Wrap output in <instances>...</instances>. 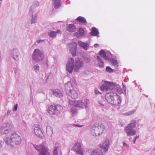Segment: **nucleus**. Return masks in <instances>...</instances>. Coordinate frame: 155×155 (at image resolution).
<instances>
[{"label": "nucleus", "mask_w": 155, "mask_h": 155, "mask_svg": "<svg viewBox=\"0 0 155 155\" xmlns=\"http://www.w3.org/2000/svg\"><path fill=\"white\" fill-rule=\"evenodd\" d=\"M91 154L92 155H103V153L101 150L97 149L93 150Z\"/></svg>", "instance_id": "24"}, {"label": "nucleus", "mask_w": 155, "mask_h": 155, "mask_svg": "<svg viewBox=\"0 0 155 155\" xmlns=\"http://www.w3.org/2000/svg\"><path fill=\"white\" fill-rule=\"evenodd\" d=\"M69 96L74 99L77 98L78 96L77 91L74 89L71 90L70 91Z\"/></svg>", "instance_id": "15"}, {"label": "nucleus", "mask_w": 155, "mask_h": 155, "mask_svg": "<svg viewBox=\"0 0 155 155\" xmlns=\"http://www.w3.org/2000/svg\"><path fill=\"white\" fill-rule=\"evenodd\" d=\"M85 104H84L85 105V106L84 107H87L88 104H90L89 101L87 99H86L85 101Z\"/></svg>", "instance_id": "35"}, {"label": "nucleus", "mask_w": 155, "mask_h": 155, "mask_svg": "<svg viewBox=\"0 0 155 155\" xmlns=\"http://www.w3.org/2000/svg\"><path fill=\"white\" fill-rule=\"evenodd\" d=\"M57 33H59L60 34L61 33L59 30H58L56 32L51 31L50 32L48 33V35L50 37L54 38L56 36V34Z\"/></svg>", "instance_id": "26"}, {"label": "nucleus", "mask_w": 155, "mask_h": 155, "mask_svg": "<svg viewBox=\"0 0 155 155\" xmlns=\"http://www.w3.org/2000/svg\"><path fill=\"white\" fill-rule=\"evenodd\" d=\"M53 94L57 97H60L63 96L61 91L58 89L54 90L53 91Z\"/></svg>", "instance_id": "18"}, {"label": "nucleus", "mask_w": 155, "mask_h": 155, "mask_svg": "<svg viewBox=\"0 0 155 155\" xmlns=\"http://www.w3.org/2000/svg\"><path fill=\"white\" fill-rule=\"evenodd\" d=\"M58 147H55V148L53 151V155H58Z\"/></svg>", "instance_id": "33"}, {"label": "nucleus", "mask_w": 155, "mask_h": 155, "mask_svg": "<svg viewBox=\"0 0 155 155\" xmlns=\"http://www.w3.org/2000/svg\"><path fill=\"white\" fill-rule=\"evenodd\" d=\"M76 28L73 24L69 25L67 27V30L69 32H72L76 31Z\"/></svg>", "instance_id": "21"}, {"label": "nucleus", "mask_w": 155, "mask_h": 155, "mask_svg": "<svg viewBox=\"0 0 155 155\" xmlns=\"http://www.w3.org/2000/svg\"><path fill=\"white\" fill-rule=\"evenodd\" d=\"M136 140V138H134V143H135Z\"/></svg>", "instance_id": "41"}, {"label": "nucleus", "mask_w": 155, "mask_h": 155, "mask_svg": "<svg viewBox=\"0 0 155 155\" xmlns=\"http://www.w3.org/2000/svg\"><path fill=\"white\" fill-rule=\"evenodd\" d=\"M43 57V54L40 50L38 49H36L35 50L32 56L33 60L35 61L38 62L42 60Z\"/></svg>", "instance_id": "6"}, {"label": "nucleus", "mask_w": 155, "mask_h": 155, "mask_svg": "<svg viewBox=\"0 0 155 155\" xmlns=\"http://www.w3.org/2000/svg\"><path fill=\"white\" fill-rule=\"evenodd\" d=\"M105 97L107 102L112 104L117 105L121 103L120 96L116 93H107Z\"/></svg>", "instance_id": "2"}, {"label": "nucleus", "mask_w": 155, "mask_h": 155, "mask_svg": "<svg viewBox=\"0 0 155 155\" xmlns=\"http://www.w3.org/2000/svg\"><path fill=\"white\" fill-rule=\"evenodd\" d=\"M139 137V136H137L136 137H135L134 138H136V139Z\"/></svg>", "instance_id": "43"}, {"label": "nucleus", "mask_w": 155, "mask_h": 155, "mask_svg": "<svg viewBox=\"0 0 155 155\" xmlns=\"http://www.w3.org/2000/svg\"><path fill=\"white\" fill-rule=\"evenodd\" d=\"M43 41V40H38L37 41V42L38 43H40L41 41Z\"/></svg>", "instance_id": "42"}, {"label": "nucleus", "mask_w": 155, "mask_h": 155, "mask_svg": "<svg viewBox=\"0 0 155 155\" xmlns=\"http://www.w3.org/2000/svg\"><path fill=\"white\" fill-rule=\"evenodd\" d=\"M110 62L114 66H118V62L117 60H115L114 59L112 58L110 59Z\"/></svg>", "instance_id": "30"}, {"label": "nucleus", "mask_w": 155, "mask_h": 155, "mask_svg": "<svg viewBox=\"0 0 155 155\" xmlns=\"http://www.w3.org/2000/svg\"><path fill=\"white\" fill-rule=\"evenodd\" d=\"M85 60L87 62H89L90 61V59L88 58H86Z\"/></svg>", "instance_id": "39"}, {"label": "nucleus", "mask_w": 155, "mask_h": 155, "mask_svg": "<svg viewBox=\"0 0 155 155\" xmlns=\"http://www.w3.org/2000/svg\"><path fill=\"white\" fill-rule=\"evenodd\" d=\"M69 103L71 106L81 108H84L86 106L84 103L81 101H69Z\"/></svg>", "instance_id": "9"}, {"label": "nucleus", "mask_w": 155, "mask_h": 155, "mask_svg": "<svg viewBox=\"0 0 155 155\" xmlns=\"http://www.w3.org/2000/svg\"><path fill=\"white\" fill-rule=\"evenodd\" d=\"M132 139V138H130V139Z\"/></svg>", "instance_id": "46"}, {"label": "nucleus", "mask_w": 155, "mask_h": 155, "mask_svg": "<svg viewBox=\"0 0 155 155\" xmlns=\"http://www.w3.org/2000/svg\"><path fill=\"white\" fill-rule=\"evenodd\" d=\"M132 139V138H130V139Z\"/></svg>", "instance_id": "45"}, {"label": "nucleus", "mask_w": 155, "mask_h": 155, "mask_svg": "<svg viewBox=\"0 0 155 155\" xmlns=\"http://www.w3.org/2000/svg\"><path fill=\"white\" fill-rule=\"evenodd\" d=\"M18 107V104H16L15 106L14 107V108L13 109V110L16 111Z\"/></svg>", "instance_id": "36"}, {"label": "nucleus", "mask_w": 155, "mask_h": 155, "mask_svg": "<svg viewBox=\"0 0 155 155\" xmlns=\"http://www.w3.org/2000/svg\"><path fill=\"white\" fill-rule=\"evenodd\" d=\"M10 129V126L8 125V126L5 124L3 127H1V132L2 134H6L8 132Z\"/></svg>", "instance_id": "17"}, {"label": "nucleus", "mask_w": 155, "mask_h": 155, "mask_svg": "<svg viewBox=\"0 0 155 155\" xmlns=\"http://www.w3.org/2000/svg\"><path fill=\"white\" fill-rule=\"evenodd\" d=\"M104 127L101 123L96 122L92 127L91 132L94 136H99L103 133L104 130Z\"/></svg>", "instance_id": "3"}, {"label": "nucleus", "mask_w": 155, "mask_h": 155, "mask_svg": "<svg viewBox=\"0 0 155 155\" xmlns=\"http://www.w3.org/2000/svg\"><path fill=\"white\" fill-rule=\"evenodd\" d=\"M78 44L81 47L83 48L86 50L87 49L89 46V45L87 43H85L81 41H78Z\"/></svg>", "instance_id": "20"}, {"label": "nucleus", "mask_w": 155, "mask_h": 155, "mask_svg": "<svg viewBox=\"0 0 155 155\" xmlns=\"http://www.w3.org/2000/svg\"><path fill=\"white\" fill-rule=\"evenodd\" d=\"M123 146L124 147H129V145L126 143L125 142H124L123 143Z\"/></svg>", "instance_id": "38"}, {"label": "nucleus", "mask_w": 155, "mask_h": 155, "mask_svg": "<svg viewBox=\"0 0 155 155\" xmlns=\"http://www.w3.org/2000/svg\"><path fill=\"white\" fill-rule=\"evenodd\" d=\"M68 46L72 55L73 56L76 55L77 44L75 42H73L69 43Z\"/></svg>", "instance_id": "11"}, {"label": "nucleus", "mask_w": 155, "mask_h": 155, "mask_svg": "<svg viewBox=\"0 0 155 155\" xmlns=\"http://www.w3.org/2000/svg\"><path fill=\"white\" fill-rule=\"evenodd\" d=\"M46 132L48 135H51L53 133L52 129L50 126H48L47 127Z\"/></svg>", "instance_id": "31"}, {"label": "nucleus", "mask_w": 155, "mask_h": 155, "mask_svg": "<svg viewBox=\"0 0 155 155\" xmlns=\"http://www.w3.org/2000/svg\"><path fill=\"white\" fill-rule=\"evenodd\" d=\"M106 70L109 73H111L113 72V70L109 66L107 67Z\"/></svg>", "instance_id": "32"}, {"label": "nucleus", "mask_w": 155, "mask_h": 155, "mask_svg": "<svg viewBox=\"0 0 155 155\" xmlns=\"http://www.w3.org/2000/svg\"><path fill=\"white\" fill-rule=\"evenodd\" d=\"M97 58L99 61V65L100 67L101 68L104 67V63L100 57L99 56H97Z\"/></svg>", "instance_id": "29"}, {"label": "nucleus", "mask_w": 155, "mask_h": 155, "mask_svg": "<svg viewBox=\"0 0 155 155\" xmlns=\"http://www.w3.org/2000/svg\"><path fill=\"white\" fill-rule=\"evenodd\" d=\"M90 34L92 36H97L98 35L99 33L96 28L93 27L91 29V31Z\"/></svg>", "instance_id": "23"}, {"label": "nucleus", "mask_w": 155, "mask_h": 155, "mask_svg": "<svg viewBox=\"0 0 155 155\" xmlns=\"http://www.w3.org/2000/svg\"><path fill=\"white\" fill-rule=\"evenodd\" d=\"M109 145V142L108 140H106L102 145H101L100 147L105 152H106L108 150Z\"/></svg>", "instance_id": "14"}, {"label": "nucleus", "mask_w": 155, "mask_h": 155, "mask_svg": "<svg viewBox=\"0 0 155 155\" xmlns=\"http://www.w3.org/2000/svg\"><path fill=\"white\" fill-rule=\"evenodd\" d=\"M79 35L78 33L76 32L74 35L77 37L79 38L80 36H83L84 35V31L82 28H80L79 29Z\"/></svg>", "instance_id": "25"}, {"label": "nucleus", "mask_w": 155, "mask_h": 155, "mask_svg": "<svg viewBox=\"0 0 155 155\" xmlns=\"http://www.w3.org/2000/svg\"><path fill=\"white\" fill-rule=\"evenodd\" d=\"M74 60L72 58L68 59L66 65V69L69 73L72 72L74 67Z\"/></svg>", "instance_id": "10"}, {"label": "nucleus", "mask_w": 155, "mask_h": 155, "mask_svg": "<svg viewBox=\"0 0 155 155\" xmlns=\"http://www.w3.org/2000/svg\"><path fill=\"white\" fill-rule=\"evenodd\" d=\"M34 132L35 134L40 138H42L43 136V132L38 126H36L34 128Z\"/></svg>", "instance_id": "13"}, {"label": "nucleus", "mask_w": 155, "mask_h": 155, "mask_svg": "<svg viewBox=\"0 0 155 155\" xmlns=\"http://www.w3.org/2000/svg\"><path fill=\"white\" fill-rule=\"evenodd\" d=\"M4 141L7 145L14 147L20 144L22 139L19 135L16 133H14L9 137L5 138Z\"/></svg>", "instance_id": "1"}, {"label": "nucleus", "mask_w": 155, "mask_h": 155, "mask_svg": "<svg viewBox=\"0 0 155 155\" xmlns=\"http://www.w3.org/2000/svg\"><path fill=\"white\" fill-rule=\"evenodd\" d=\"M77 19L78 21L81 23H87L86 19L83 17L81 16L78 17Z\"/></svg>", "instance_id": "27"}, {"label": "nucleus", "mask_w": 155, "mask_h": 155, "mask_svg": "<svg viewBox=\"0 0 155 155\" xmlns=\"http://www.w3.org/2000/svg\"><path fill=\"white\" fill-rule=\"evenodd\" d=\"M111 85V83L110 82L105 81L104 83L101 87V89L102 90H107L110 89V86Z\"/></svg>", "instance_id": "16"}, {"label": "nucleus", "mask_w": 155, "mask_h": 155, "mask_svg": "<svg viewBox=\"0 0 155 155\" xmlns=\"http://www.w3.org/2000/svg\"><path fill=\"white\" fill-rule=\"evenodd\" d=\"M53 5L55 9L59 8L61 5V0H53Z\"/></svg>", "instance_id": "19"}, {"label": "nucleus", "mask_w": 155, "mask_h": 155, "mask_svg": "<svg viewBox=\"0 0 155 155\" xmlns=\"http://www.w3.org/2000/svg\"><path fill=\"white\" fill-rule=\"evenodd\" d=\"M100 55L103 58L106 60H108V58L106 56L105 53L103 50H101L100 52Z\"/></svg>", "instance_id": "28"}, {"label": "nucleus", "mask_w": 155, "mask_h": 155, "mask_svg": "<svg viewBox=\"0 0 155 155\" xmlns=\"http://www.w3.org/2000/svg\"><path fill=\"white\" fill-rule=\"evenodd\" d=\"M136 122L134 120L131 121V123L124 129L125 132L128 135L133 136L136 134V130L134 129L136 126Z\"/></svg>", "instance_id": "4"}, {"label": "nucleus", "mask_w": 155, "mask_h": 155, "mask_svg": "<svg viewBox=\"0 0 155 155\" xmlns=\"http://www.w3.org/2000/svg\"><path fill=\"white\" fill-rule=\"evenodd\" d=\"M81 143L78 142L74 145L73 148V150L77 154L84 155V150L83 149L81 148Z\"/></svg>", "instance_id": "8"}, {"label": "nucleus", "mask_w": 155, "mask_h": 155, "mask_svg": "<svg viewBox=\"0 0 155 155\" xmlns=\"http://www.w3.org/2000/svg\"><path fill=\"white\" fill-rule=\"evenodd\" d=\"M83 66V61L80 59H78L76 61L74 65V70L76 71H78Z\"/></svg>", "instance_id": "12"}, {"label": "nucleus", "mask_w": 155, "mask_h": 155, "mask_svg": "<svg viewBox=\"0 0 155 155\" xmlns=\"http://www.w3.org/2000/svg\"><path fill=\"white\" fill-rule=\"evenodd\" d=\"M95 93L96 94H101V93L98 90L95 89Z\"/></svg>", "instance_id": "37"}, {"label": "nucleus", "mask_w": 155, "mask_h": 155, "mask_svg": "<svg viewBox=\"0 0 155 155\" xmlns=\"http://www.w3.org/2000/svg\"><path fill=\"white\" fill-rule=\"evenodd\" d=\"M97 44H95L94 45V47H97Z\"/></svg>", "instance_id": "44"}, {"label": "nucleus", "mask_w": 155, "mask_h": 155, "mask_svg": "<svg viewBox=\"0 0 155 155\" xmlns=\"http://www.w3.org/2000/svg\"><path fill=\"white\" fill-rule=\"evenodd\" d=\"M62 110V107L58 105H52L49 106L47 110L48 113L51 114H58Z\"/></svg>", "instance_id": "5"}, {"label": "nucleus", "mask_w": 155, "mask_h": 155, "mask_svg": "<svg viewBox=\"0 0 155 155\" xmlns=\"http://www.w3.org/2000/svg\"><path fill=\"white\" fill-rule=\"evenodd\" d=\"M74 126H75L76 127H82L83 126V125H81V126H79V125H75V124H74L73 125Z\"/></svg>", "instance_id": "40"}, {"label": "nucleus", "mask_w": 155, "mask_h": 155, "mask_svg": "<svg viewBox=\"0 0 155 155\" xmlns=\"http://www.w3.org/2000/svg\"><path fill=\"white\" fill-rule=\"evenodd\" d=\"M34 147L35 149L40 151L38 155H49L48 149L47 148H45L43 145L38 146L34 145Z\"/></svg>", "instance_id": "7"}, {"label": "nucleus", "mask_w": 155, "mask_h": 155, "mask_svg": "<svg viewBox=\"0 0 155 155\" xmlns=\"http://www.w3.org/2000/svg\"><path fill=\"white\" fill-rule=\"evenodd\" d=\"M11 53L12 54V56L14 59L16 60L18 59V51L17 50L14 49L11 51Z\"/></svg>", "instance_id": "22"}, {"label": "nucleus", "mask_w": 155, "mask_h": 155, "mask_svg": "<svg viewBox=\"0 0 155 155\" xmlns=\"http://www.w3.org/2000/svg\"><path fill=\"white\" fill-rule=\"evenodd\" d=\"M39 66L38 64L35 65L34 67V69L36 71L39 70Z\"/></svg>", "instance_id": "34"}]
</instances>
